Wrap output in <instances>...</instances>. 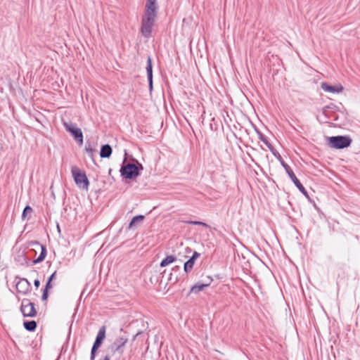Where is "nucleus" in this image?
I'll use <instances>...</instances> for the list:
<instances>
[{
	"label": "nucleus",
	"mask_w": 360,
	"mask_h": 360,
	"mask_svg": "<svg viewBox=\"0 0 360 360\" xmlns=\"http://www.w3.org/2000/svg\"><path fill=\"white\" fill-rule=\"evenodd\" d=\"M158 8L157 0H146L140 28V32L145 38L148 39L151 37Z\"/></svg>",
	"instance_id": "nucleus-1"
},
{
	"label": "nucleus",
	"mask_w": 360,
	"mask_h": 360,
	"mask_svg": "<svg viewBox=\"0 0 360 360\" xmlns=\"http://www.w3.org/2000/svg\"><path fill=\"white\" fill-rule=\"evenodd\" d=\"M128 155L127 150H124V158L120 165V173L122 179L125 180L134 181L141 175L143 170V165L132 155H130V162L126 161Z\"/></svg>",
	"instance_id": "nucleus-2"
},
{
	"label": "nucleus",
	"mask_w": 360,
	"mask_h": 360,
	"mask_svg": "<svg viewBox=\"0 0 360 360\" xmlns=\"http://www.w3.org/2000/svg\"><path fill=\"white\" fill-rule=\"evenodd\" d=\"M27 245L28 247H36L37 248L40 249L39 255L37 258L30 260L24 252H19L15 257V261L17 263L21 266H29L41 263L45 259L47 255V250L45 245L41 244L37 240H31L27 243Z\"/></svg>",
	"instance_id": "nucleus-3"
},
{
	"label": "nucleus",
	"mask_w": 360,
	"mask_h": 360,
	"mask_svg": "<svg viewBox=\"0 0 360 360\" xmlns=\"http://www.w3.org/2000/svg\"><path fill=\"white\" fill-rule=\"evenodd\" d=\"M276 159L280 162L281 166L284 168V169L285 170V172L288 174L289 178L293 182V184L297 187V188L308 199V200L310 202H311L313 204L314 207L316 210H318L319 208L316 206L314 200L311 199L306 188L302 184L300 181L297 178L296 175L295 174V173L292 171V169H291V167L283 160L282 156L280 155V158H276Z\"/></svg>",
	"instance_id": "nucleus-4"
},
{
	"label": "nucleus",
	"mask_w": 360,
	"mask_h": 360,
	"mask_svg": "<svg viewBox=\"0 0 360 360\" xmlns=\"http://www.w3.org/2000/svg\"><path fill=\"white\" fill-rule=\"evenodd\" d=\"M352 139L349 136L338 135L327 138V144L331 148L344 149L350 146Z\"/></svg>",
	"instance_id": "nucleus-5"
},
{
	"label": "nucleus",
	"mask_w": 360,
	"mask_h": 360,
	"mask_svg": "<svg viewBox=\"0 0 360 360\" xmlns=\"http://www.w3.org/2000/svg\"><path fill=\"white\" fill-rule=\"evenodd\" d=\"M71 172L75 184L79 188L87 191L89 186V181L86 172L77 166L72 167Z\"/></svg>",
	"instance_id": "nucleus-6"
},
{
	"label": "nucleus",
	"mask_w": 360,
	"mask_h": 360,
	"mask_svg": "<svg viewBox=\"0 0 360 360\" xmlns=\"http://www.w3.org/2000/svg\"><path fill=\"white\" fill-rule=\"evenodd\" d=\"M65 130L71 134L75 141L79 144L82 145L84 142V136L82 131L79 128L76 124L72 122H64Z\"/></svg>",
	"instance_id": "nucleus-7"
},
{
	"label": "nucleus",
	"mask_w": 360,
	"mask_h": 360,
	"mask_svg": "<svg viewBox=\"0 0 360 360\" xmlns=\"http://www.w3.org/2000/svg\"><path fill=\"white\" fill-rule=\"evenodd\" d=\"M20 311L24 317L33 318L37 314L34 303L27 298L22 299L20 305Z\"/></svg>",
	"instance_id": "nucleus-8"
},
{
	"label": "nucleus",
	"mask_w": 360,
	"mask_h": 360,
	"mask_svg": "<svg viewBox=\"0 0 360 360\" xmlns=\"http://www.w3.org/2000/svg\"><path fill=\"white\" fill-rule=\"evenodd\" d=\"M127 342L128 338L126 336H119L116 338L110 346L111 352L122 354L124 353V347Z\"/></svg>",
	"instance_id": "nucleus-9"
},
{
	"label": "nucleus",
	"mask_w": 360,
	"mask_h": 360,
	"mask_svg": "<svg viewBox=\"0 0 360 360\" xmlns=\"http://www.w3.org/2000/svg\"><path fill=\"white\" fill-rule=\"evenodd\" d=\"M146 74L148 82V90L151 94L153 90V60L150 56L147 57L146 61Z\"/></svg>",
	"instance_id": "nucleus-10"
},
{
	"label": "nucleus",
	"mask_w": 360,
	"mask_h": 360,
	"mask_svg": "<svg viewBox=\"0 0 360 360\" xmlns=\"http://www.w3.org/2000/svg\"><path fill=\"white\" fill-rule=\"evenodd\" d=\"M322 115L328 116V111H331L332 112H340L342 114L341 120H345L347 112H346V109L344 110H341L340 108L337 106L335 104L330 103V104L324 106L322 108Z\"/></svg>",
	"instance_id": "nucleus-11"
},
{
	"label": "nucleus",
	"mask_w": 360,
	"mask_h": 360,
	"mask_svg": "<svg viewBox=\"0 0 360 360\" xmlns=\"http://www.w3.org/2000/svg\"><path fill=\"white\" fill-rule=\"evenodd\" d=\"M15 286L17 292L23 295L27 294L32 289L31 283L27 278H20Z\"/></svg>",
	"instance_id": "nucleus-12"
},
{
	"label": "nucleus",
	"mask_w": 360,
	"mask_h": 360,
	"mask_svg": "<svg viewBox=\"0 0 360 360\" xmlns=\"http://www.w3.org/2000/svg\"><path fill=\"white\" fill-rule=\"evenodd\" d=\"M321 88L326 92L332 94H340L344 90V87L340 83L332 85L328 82H323L321 83Z\"/></svg>",
	"instance_id": "nucleus-13"
},
{
	"label": "nucleus",
	"mask_w": 360,
	"mask_h": 360,
	"mask_svg": "<svg viewBox=\"0 0 360 360\" xmlns=\"http://www.w3.org/2000/svg\"><path fill=\"white\" fill-rule=\"evenodd\" d=\"M255 131H256L257 134L258 135L259 139L266 146V147L269 149V150L271 152L273 155L276 158H279L281 154L272 146V144L269 143L267 138L258 129L255 128Z\"/></svg>",
	"instance_id": "nucleus-14"
},
{
	"label": "nucleus",
	"mask_w": 360,
	"mask_h": 360,
	"mask_svg": "<svg viewBox=\"0 0 360 360\" xmlns=\"http://www.w3.org/2000/svg\"><path fill=\"white\" fill-rule=\"evenodd\" d=\"M181 267L179 266H175L172 269V272L169 274V277L167 278V285H174L176 284L179 278V276L180 274Z\"/></svg>",
	"instance_id": "nucleus-15"
},
{
	"label": "nucleus",
	"mask_w": 360,
	"mask_h": 360,
	"mask_svg": "<svg viewBox=\"0 0 360 360\" xmlns=\"http://www.w3.org/2000/svg\"><path fill=\"white\" fill-rule=\"evenodd\" d=\"M145 219V216L143 214H137L134 216L129 221L127 230L135 229L141 225Z\"/></svg>",
	"instance_id": "nucleus-16"
},
{
	"label": "nucleus",
	"mask_w": 360,
	"mask_h": 360,
	"mask_svg": "<svg viewBox=\"0 0 360 360\" xmlns=\"http://www.w3.org/2000/svg\"><path fill=\"white\" fill-rule=\"evenodd\" d=\"M165 273V270L162 272H160L157 269H154L150 271V276L149 278V281L152 285H156L157 283H162V278L163 277V274Z\"/></svg>",
	"instance_id": "nucleus-17"
},
{
	"label": "nucleus",
	"mask_w": 360,
	"mask_h": 360,
	"mask_svg": "<svg viewBox=\"0 0 360 360\" xmlns=\"http://www.w3.org/2000/svg\"><path fill=\"white\" fill-rule=\"evenodd\" d=\"M328 116L322 115L323 118L321 117H320L319 115H317L316 116L317 120L320 123H328V120H332L335 122H338L340 120H341V117H340V116L336 112H332L331 111L329 110V111H328Z\"/></svg>",
	"instance_id": "nucleus-18"
},
{
	"label": "nucleus",
	"mask_w": 360,
	"mask_h": 360,
	"mask_svg": "<svg viewBox=\"0 0 360 360\" xmlns=\"http://www.w3.org/2000/svg\"><path fill=\"white\" fill-rule=\"evenodd\" d=\"M112 153V148L108 143L102 145L100 150V157L101 158H109Z\"/></svg>",
	"instance_id": "nucleus-19"
},
{
	"label": "nucleus",
	"mask_w": 360,
	"mask_h": 360,
	"mask_svg": "<svg viewBox=\"0 0 360 360\" xmlns=\"http://www.w3.org/2000/svg\"><path fill=\"white\" fill-rule=\"evenodd\" d=\"M207 288V283H202V282H200L199 281L195 283L193 285L191 286L188 295L193 293V294H198L200 292L205 290V288Z\"/></svg>",
	"instance_id": "nucleus-20"
},
{
	"label": "nucleus",
	"mask_w": 360,
	"mask_h": 360,
	"mask_svg": "<svg viewBox=\"0 0 360 360\" xmlns=\"http://www.w3.org/2000/svg\"><path fill=\"white\" fill-rule=\"evenodd\" d=\"M23 326L27 331L34 332L37 327V323L34 320H27L23 321Z\"/></svg>",
	"instance_id": "nucleus-21"
},
{
	"label": "nucleus",
	"mask_w": 360,
	"mask_h": 360,
	"mask_svg": "<svg viewBox=\"0 0 360 360\" xmlns=\"http://www.w3.org/2000/svg\"><path fill=\"white\" fill-rule=\"evenodd\" d=\"M177 259L176 257L173 255H167L160 262V267H165L170 264L176 262Z\"/></svg>",
	"instance_id": "nucleus-22"
},
{
	"label": "nucleus",
	"mask_w": 360,
	"mask_h": 360,
	"mask_svg": "<svg viewBox=\"0 0 360 360\" xmlns=\"http://www.w3.org/2000/svg\"><path fill=\"white\" fill-rule=\"evenodd\" d=\"M85 151L87 153L88 155L94 160V155L97 150L93 147V143L91 141H86L85 143Z\"/></svg>",
	"instance_id": "nucleus-23"
},
{
	"label": "nucleus",
	"mask_w": 360,
	"mask_h": 360,
	"mask_svg": "<svg viewBox=\"0 0 360 360\" xmlns=\"http://www.w3.org/2000/svg\"><path fill=\"white\" fill-rule=\"evenodd\" d=\"M32 211H33V210H32V207L29 205H27L22 210V215H21L22 219V220L30 219V218L31 217Z\"/></svg>",
	"instance_id": "nucleus-24"
},
{
	"label": "nucleus",
	"mask_w": 360,
	"mask_h": 360,
	"mask_svg": "<svg viewBox=\"0 0 360 360\" xmlns=\"http://www.w3.org/2000/svg\"><path fill=\"white\" fill-rule=\"evenodd\" d=\"M106 337V328L105 326H101L96 335L95 340L103 342Z\"/></svg>",
	"instance_id": "nucleus-25"
},
{
	"label": "nucleus",
	"mask_w": 360,
	"mask_h": 360,
	"mask_svg": "<svg viewBox=\"0 0 360 360\" xmlns=\"http://www.w3.org/2000/svg\"><path fill=\"white\" fill-rule=\"evenodd\" d=\"M195 262V261L190 257L184 264V271L186 274L189 273L193 269Z\"/></svg>",
	"instance_id": "nucleus-26"
},
{
	"label": "nucleus",
	"mask_w": 360,
	"mask_h": 360,
	"mask_svg": "<svg viewBox=\"0 0 360 360\" xmlns=\"http://www.w3.org/2000/svg\"><path fill=\"white\" fill-rule=\"evenodd\" d=\"M56 271H55L52 274H51L46 281V283L45 284L46 288L52 289L53 287V285L52 283L53 281L56 278Z\"/></svg>",
	"instance_id": "nucleus-27"
},
{
	"label": "nucleus",
	"mask_w": 360,
	"mask_h": 360,
	"mask_svg": "<svg viewBox=\"0 0 360 360\" xmlns=\"http://www.w3.org/2000/svg\"><path fill=\"white\" fill-rule=\"evenodd\" d=\"M186 223L188 224L202 226L205 228L210 227L207 223L200 221H187Z\"/></svg>",
	"instance_id": "nucleus-28"
},
{
	"label": "nucleus",
	"mask_w": 360,
	"mask_h": 360,
	"mask_svg": "<svg viewBox=\"0 0 360 360\" xmlns=\"http://www.w3.org/2000/svg\"><path fill=\"white\" fill-rule=\"evenodd\" d=\"M50 290L51 288H47L46 287L44 288L41 295V300L43 302H46L48 300Z\"/></svg>",
	"instance_id": "nucleus-29"
},
{
	"label": "nucleus",
	"mask_w": 360,
	"mask_h": 360,
	"mask_svg": "<svg viewBox=\"0 0 360 360\" xmlns=\"http://www.w3.org/2000/svg\"><path fill=\"white\" fill-rule=\"evenodd\" d=\"M99 348L97 347H94V345H92L91 349V356H90V360H94L97 354V352Z\"/></svg>",
	"instance_id": "nucleus-30"
},
{
	"label": "nucleus",
	"mask_w": 360,
	"mask_h": 360,
	"mask_svg": "<svg viewBox=\"0 0 360 360\" xmlns=\"http://www.w3.org/2000/svg\"><path fill=\"white\" fill-rule=\"evenodd\" d=\"M200 282H202V283H207V288L209 287L212 282L213 281V279L211 276H207L204 279L199 281Z\"/></svg>",
	"instance_id": "nucleus-31"
},
{
	"label": "nucleus",
	"mask_w": 360,
	"mask_h": 360,
	"mask_svg": "<svg viewBox=\"0 0 360 360\" xmlns=\"http://www.w3.org/2000/svg\"><path fill=\"white\" fill-rule=\"evenodd\" d=\"M38 250H40V249H38L36 247H34V248L30 249L28 252L30 253L32 256H34V255H36L37 253H38Z\"/></svg>",
	"instance_id": "nucleus-32"
},
{
	"label": "nucleus",
	"mask_w": 360,
	"mask_h": 360,
	"mask_svg": "<svg viewBox=\"0 0 360 360\" xmlns=\"http://www.w3.org/2000/svg\"><path fill=\"white\" fill-rule=\"evenodd\" d=\"M200 257V254L196 251H194L193 255L191 257V259L196 261Z\"/></svg>",
	"instance_id": "nucleus-33"
},
{
	"label": "nucleus",
	"mask_w": 360,
	"mask_h": 360,
	"mask_svg": "<svg viewBox=\"0 0 360 360\" xmlns=\"http://www.w3.org/2000/svg\"><path fill=\"white\" fill-rule=\"evenodd\" d=\"M102 344H103L102 342L94 340L93 345H94V347H97L98 348H100L101 347Z\"/></svg>",
	"instance_id": "nucleus-34"
},
{
	"label": "nucleus",
	"mask_w": 360,
	"mask_h": 360,
	"mask_svg": "<svg viewBox=\"0 0 360 360\" xmlns=\"http://www.w3.org/2000/svg\"><path fill=\"white\" fill-rule=\"evenodd\" d=\"M34 285L36 288V289H38L40 286V281L39 279H35L34 281Z\"/></svg>",
	"instance_id": "nucleus-35"
},
{
	"label": "nucleus",
	"mask_w": 360,
	"mask_h": 360,
	"mask_svg": "<svg viewBox=\"0 0 360 360\" xmlns=\"http://www.w3.org/2000/svg\"><path fill=\"white\" fill-rule=\"evenodd\" d=\"M142 333L141 331H139L135 335L133 336V338H132V341H134L136 340V338H137V336H139V335H141Z\"/></svg>",
	"instance_id": "nucleus-36"
},
{
	"label": "nucleus",
	"mask_w": 360,
	"mask_h": 360,
	"mask_svg": "<svg viewBox=\"0 0 360 360\" xmlns=\"http://www.w3.org/2000/svg\"><path fill=\"white\" fill-rule=\"evenodd\" d=\"M103 360H110V358L108 355H106Z\"/></svg>",
	"instance_id": "nucleus-37"
},
{
	"label": "nucleus",
	"mask_w": 360,
	"mask_h": 360,
	"mask_svg": "<svg viewBox=\"0 0 360 360\" xmlns=\"http://www.w3.org/2000/svg\"><path fill=\"white\" fill-rule=\"evenodd\" d=\"M111 172H112V169H109L108 170V174L110 175L111 174Z\"/></svg>",
	"instance_id": "nucleus-38"
},
{
	"label": "nucleus",
	"mask_w": 360,
	"mask_h": 360,
	"mask_svg": "<svg viewBox=\"0 0 360 360\" xmlns=\"http://www.w3.org/2000/svg\"><path fill=\"white\" fill-rule=\"evenodd\" d=\"M57 229H58V232H60V226H59V225H58V224L57 225Z\"/></svg>",
	"instance_id": "nucleus-39"
},
{
	"label": "nucleus",
	"mask_w": 360,
	"mask_h": 360,
	"mask_svg": "<svg viewBox=\"0 0 360 360\" xmlns=\"http://www.w3.org/2000/svg\"><path fill=\"white\" fill-rule=\"evenodd\" d=\"M55 360H60V356H58V358L56 359H55Z\"/></svg>",
	"instance_id": "nucleus-40"
},
{
	"label": "nucleus",
	"mask_w": 360,
	"mask_h": 360,
	"mask_svg": "<svg viewBox=\"0 0 360 360\" xmlns=\"http://www.w3.org/2000/svg\"><path fill=\"white\" fill-rule=\"evenodd\" d=\"M120 331L123 332L124 331L123 328H120Z\"/></svg>",
	"instance_id": "nucleus-41"
}]
</instances>
